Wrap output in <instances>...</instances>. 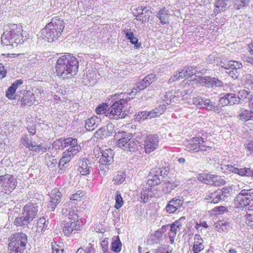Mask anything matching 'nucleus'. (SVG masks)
Wrapping results in <instances>:
<instances>
[{"mask_svg": "<svg viewBox=\"0 0 253 253\" xmlns=\"http://www.w3.org/2000/svg\"><path fill=\"white\" fill-rule=\"evenodd\" d=\"M55 65L56 73L61 79H72L78 73L79 61L73 54L69 53L60 54Z\"/></svg>", "mask_w": 253, "mask_h": 253, "instance_id": "f257e3e1", "label": "nucleus"}, {"mask_svg": "<svg viewBox=\"0 0 253 253\" xmlns=\"http://www.w3.org/2000/svg\"><path fill=\"white\" fill-rule=\"evenodd\" d=\"M4 32L1 37V43L4 45L16 47L23 42L22 27L20 25L8 24L4 26Z\"/></svg>", "mask_w": 253, "mask_h": 253, "instance_id": "f03ea898", "label": "nucleus"}, {"mask_svg": "<svg viewBox=\"0 0 253 253\" xmlns=\"http://www.w3.org/2000/svg\"><path fill=\"white\" fill-rule=\"evenodd\" d=\"M112 97L115 102L107 109V117L115 120L125 118L126 115L125 108L127 102L130 100V98L128 94L123 93L116 94Z\"/></svg>", "mask_w": 253, "mask_h": 253, "instance_id": "7ed1b4c3", "label": "nucleus"}, {"mask_svg": "<svg viewBox=\"0 0 253 253\" xmlns=\"http://www.w3.org/2000/svg\"><path fill=\"white\" fill-rule=\"evenodd\" d=\"M9 253H23L27 243V236L23 233H15L9 238Z\"/></svg>", "mask_w": 253, "mask_h": 253, "instance_id": "20e7f679", "label": "nucleus"}, {"mask_svg": "<svg viewBox=\"0 0 253 253\" xmlns=\"http://www.w3.org/2000/svg\"><path fill=\"white\" fill-rule=\"evenodd\" d=\"M116 145L125 151H134L136 142L131 138V135L125 131H118L115 136Z\"/></svg>", "mask_w": 253, "mask_h": 253, "instance_id": "39448f33", "label": "nucleus"}, {"mask_svg": "<svg viewBox=\"0 0 253 253\" xmlns=\"http://www.w3.org/2000/svg\"><path fill=\"white\" fill-rule=\"evenodd\" d=\"M185 146V150L187 151L196 153L200 156H204V152L208 151L211 148L203 138L198 137H193L190 139Z\"/></svg>", "mask_w": 253, "mask_h": 253, "instance_id": "423d86ee", "label": "nucleus"}, {"mask_svg": "<svg viewBox=\"0 0 253 253\" xmlns=\"http://www.w3.org/2000/svg\"><path fill=\"white\" fill-rule=\"evenodd\" d=\"M253 201V189H243L235 199V206L236 208H243L249 205Z\"/></svg>", "mask_w": 253, "mask_h": 253, "instance_id": "0eeeda50", "label": "nucleus"}, {"mask_svg": "<svg viewBox=\"0 0 253 253\" xmlns=\"http://www.w3.org/2000/svg\"><path fill=\"white\" fill-rule=\"evenodd\" d=\"M231 189L224 188L209 193L205 197V200L208 203L216 204L225 201L230 196Z\"/></svg>", "mask_w": 253, "mask_h": 253, "instance_id": "6e6552de", "label": "nucleus"}, {"mask_svg": "<svg viewBox=\"0 0 253 253\" xmlns=\"http://www.w3.org/2000/svg\"><path fill=\"white\" fill-rule=\"evenodd\" d=\"M16 186V181L14 176L10 174H5L0 176V188L5 191H11Z\"/></svg>", "mask_w": 253, "mask_h": 253, "instance_id": "1a4fd4ad", "label": "nucleus"}, {"mask_svg": "<svg viewBox=\"0 0 253 253\" xmlns=\"http://www.w3.org/2000/svg\"><path fill=\"white\" fill-rule=\"evenodd\" d=\"M195 80L197 83L208 87H221L223 85V83L221 81L211 77H201Z\"/></svg>", "mask_w": 253, "mask_h": 253, "instance_id": "9d476101", "label": "nucleus"}, {"mask_svg": "<svg viewBox=\"0 0 253 253\" xmlns=\"http://www.w3.org/2000/svg\"><path fill=\"white\" fill-rule=\"evenodd\" d=\"M39 205L34 202H30L26 204L23 209V214L28 218V220L32 221L35 218L38 212Z\"/></svg>", "mask_w": 253, "mask_h": 253, "instance_id": "9b49d317", "label": "nucleus"}, {"mask_svg": "<svg viewBox=\"0 0 253 253\" xmlns=\"http://www.w3.org/2000/svg\"><path fill=\"white\" fill-rule=\"evenodd\" d=\"M240 97L237 96L234 93H226L221 94L219 100V104L222 106L228 105H233L239 103Z\"/></svg>", "mask_w": 253, "mask_h": 253, "instance_id": "f8f14e48", "label": "nucleus"}, {"mask_svg": "<svg viewBox=\"0 0 253 253\" xmlns=\"http://www.w3.org/2000/svg\"><path fill=\"white\" fill-rule=\"evenodd\" d=\"M159 138L156 134L150 135L145 140L144 148L147 153H150L156 150L158 147Z\"/></svg>", "mask_w": 253, "mask_h": 253, "instance_id": "ddd939ff", "label": "nucleus"}, {"mask_svg": "<svg viewBox=\"0 0 253 253\" xmlns=\"http://www.w3.org/2000/svg\"><path fill=\"white\" fill-rule=\"evenodd\" d=\"M61 192L58 189H54L52 190L50 195V201L47 206L49 211H53L55 210L57 205L61 202Z\"/></svg>", "mask_w": 253, "mask_h": 253, "instance_id": "4468645a", "label": "nucleus"}, {"mask_svg": "<svg viewBox=\"0 0 253 253\" xmlns=\"http://www.w3.org/2000/svg\"><path fill=\"white\" fill-rule=\"evenodd\" d=\"M183 204V199L182 197L173 198L169 201L166 207L167 211L169 213H174L177 210L179 209Z\"/></svg>", "mask_w": 253, "mask_h": 253, "instance_id": "2eb2a0df", "label": "nucleus"}, {"mask_svg": "<svg viewBox=\"0 0 253 253\" xmlns=\"http://www.w3.org/2000/svg\"><path fill=\"white\" fill-rule=\"evenodd\" d=\"M82 226L79 224L78 220L70 221L64 224L63 232L66 236H69L74 231H80Z\"/></svg>", "mask_w": 253, "mask_h": 253, "instance_id": "dca6fc26", "label": "nucleus"}, {"mask_svg": "<svg viewBox=\"0 0 253 253\" xmlns=\"http://www.w3.org/2000/svg\"><path fill=\"white\" fill-rule=\"evenodd\" d=\"M198 179L202 182L209 185H219V182L220 177L217 175H213L208 173H201L199 174Z\"/></svg>", "mask_w": 253, "mask_h": 253, "instance_id": "f3484780", "label": "nucleus"}, {"mask_svg": "<svg viewBox=\"0 0 253 253\" xmlns=\"http://www.w3.org/2000/svg\"><path fill=\"white\" fill-rule=\"evenodd\" d=\"M51 25L52 24H47L41 31V37L44 41L48 42H52L57 39L55 34L52 31L53 29L51 28Z\"/></svg>", "mask_w": 253, "mask_h": 253, "instance_id": "a211bd4d", "label": "nucleus"}, {"mask_svg": "<svg viewBox=\"0 0 253 253\" xmlns=\"http://www.w3.org/2000/svg\"><path fill=\"white\" fill-rule=\"evenodd\" d=\"M79 168L78 170L83 175H86L90 172L92 164L90 161L86 159H81L79 162Z\"/></svg>", "mask_w": 253, "mask_h": 253, "instance_id": "6ab92c4d", "label": "nucleus"}, {"mask_svg": "<svg viewBox=\"0 0 253 253\" xmlns=\"http://www.w3.org/2000/svg\"><path fill=\"white\" fill-rule=\"evenodd\" d=\"M219 66L221 67V71L223 70H229L230 69H237L242 67V64L234 60H228L224 62H220Z\"/></svg>", "mask_w": 253, "mask_h": 253, "instance_id": "aec40b11", "label": "nucleus"}, {"mask_svg": "<svg viewBox=\"0 0 253 253\" xmlns=\"http://www.w3.org/2000/svg\"><path fill=\"white\" fill-rule=\"evenodd\" d=\"M225 169L233 173L238 174L240 176H250L251 174L250 168L238 169L233 166L227 165L225 166Z\"/></svg>", "mask_w": 253, "mask_h": 253, "instance_id": "412c9836", "label": "nucleus"}, {"mask_svg": "<svg viewBox=\"0 0 253 253\" xmlns=\"http://www.w3.org/2000/svg\"><path fill=\"white\" fill-rule=\"evenodd\" d=\"M101 119L97 116L92 117L85 121V127L88 131L95 129L101 123Z\"/></svg>", "mask_w": 253, "mask_h": 253, "instance_id": "4be33fe9", "label": "nucleus"}, {"mask_svg": "<svg viewBox=\"0 0 253 253\" xmlns=\"http://www.w3.org/2000/svg\"><path fill=\"white\" fill-rule=\"evenodd\" d=\"M114 153L111 149H106L102 152L99 163L111 164L113 162Z\"/></svg>", "mask_w": 253, "mask_h": 253, "instance_id": "5701e85b", "label": "nucleus"}, {"mask_svg": "<svg viewBox=\"0 0 253 253\" xmlns=\"http://www.w3.org/2000/svg\"><path fill=\"white\" fill-rule=\"evenodd\" d=\"M194 243L193 247L194 253H199L204 250L203 240L199 234H196L194 237Z\"/></svg>", "mask_w": 253, "mask_h": 253, "instance_id": "b1692460", "label": "nucleus"}, {"mask_svg": "<svg viewBox=\"0 0 253 253\" xmlns=\"http://www.w3.org/2000/svg\"><path fill=\"white\" fill-rule=\"evenodd\" d=\"M36 102V97L35 95L30 91H26L24 94L23 96L21 98V105H27L31 106L32 104L35 103Z\"/></svg>", "mask_w": 253, "mask_h": 253, "instance_id": "393cba45", "label": "nucleus"}, {"mask_svg": "<svg viewBox=\"0 0 253 253\" xmlns=\"http://www.w3.org/2000/svg\"><path fill=\"white\" fill-rule=\"evenodd\" d=\"M202 109H206L209 111H213L215 113H219L220 109L216 103L211 102L209 99H204Z\"/></svg>", "mask_w": 253, "mask_h": 253, "instance_id": "a878e982", "label": "nucleus"}, {"mask_svg": "<svg viewBox=\"0 0 253 253\" xmlns=\"http://www.w3.org/2000/svg\"><path fill=\"white\" fill-rule=\"evenodd\" d=\"M48 24H52L53 27H51L53 30H57L58 32H62L65 26L63 20L60 18L54 17L52 18L51 22Z\"/></svg>", "mask_w": 253, "mask_h": 253, "instance_id": "bb28decb", "label": "nucleus"}, {"mask_svg": "<svg viewBox=\"0 0 253 253\" xmlns=\"http://www.w3.org/2000/svg\"><path fill=\"white\" fill-rule=\"evenodd\" d=\"M157 17L160 21L162 24H166L169 22V11L165 7L160 10L157 13Z\"/></svg>", "mask_w": 253, "mask_h": 253, "instance_id": "cd10ccee", "label": "nucleus"}, {"mask_svg": "<svg viewBox=\"0 0 253 253\" xmlns=\"http://www.w3.org/2000/svg\"><path fill=\"white\" fill-rule=\"evenodd\" d=\"M185 85H184V90L183 93L184 94L183 96L187 94H192L195 89V86L194 85V84H196V80H187L184 81Z\"/></svg>", "mask_w": 253, "mask_h": 253, "instance_id": "c85d7f7f", "label": "nucleus"}, {"mask_svg": "<svg viewBox=\"0 0 253 253\" xmlns=\"http://www.w3.org/2000/svg\"><path fill=\"white\" fill-rule=\"evenodd\" d=\"M229 3V0H216L215 3L214 13L215 15L224 11Z\"/></svg>", "mask_w": 253, "mask_h": 253, "instance_id": "c756f323", "label": "nucleus"}, {"mask_svg": "<svg viewBox=\"0 0 253 253\" xmlns=\"http://www.w3.org/2000/svg\"><path fill=\"white\" fill-rule=\"evenodd\" d=\"M165 109L166 108L164 105H160L159 107H156L152 111H147L149 119L160 116L164 112Z\"/></svg>", "mask_w": 253, "mask_h": 253, "instance_id": "7c9ffc66", "label": "nucleus"}, {"mask_svg": "<svg viewBox=\"0 0 253 253\" xmlns=\"http://www.w3.org/2000/svg\"><path fill=\"white\" fill-rule=\"evenodd\" d=\"M253 118V112L251 110H243L238 115V118L243 122L251 120Z\"/></svg>", "mask_w": 253, "mask_h": 253, "instance_id": "2f4dec72", "label": "nucleus"}, {"mask_svg": "<svg viewBox=\"0 0 253 253\" xmlns=\"http://www.w3.org/2000/svg\"><path fill=\"white\" fill-rule=\"evenodd\" d=\"M229 226V223L227 221H218L215 223V230L220 233L226 232Z\"/></svg>", "mask_w": 253, "mask_h": 253, "instance_id": "473e14b6", "label": "nucleus"}, {"mask_svg": "<svg viewBox=\"0 0 253 253\" xmlns=\"http://www.w3.org/2000/svg\"><path fill=\"white\" fill-rule=\"evenodd\" d=\"M183 92H180L178 90L174 91L172 94V92L167 93L166 97L169 99L170 102H177L179 101L181 95L183 94Z\"/></svg>", "mask_w": 253, "mask_h": 253, "instance_id": "72a5a7b5", "label": "nucleus"}, {"mask_svg": "<svg viewBox=\"0 0 253 253\" xmlns=\"http://www.w3.org/2000/svg\"><path fill=\"white\" fill-rule=\"evenodd\" d=\"M155 80V75L153 74L147 75L145 78L140 81L141 85H142V88H145Z\"/></svg>", "mask_w": 253, "mask_h": 253, "instance_id": "f704fd0d", "label": "nucleus"}, {"mask_svg": "<svg viewBox=\"0 0 253 253\" xmlns=\"http://www.w3.org/2000/svg\"><path fill=\"white\" fill-rule=\"evenodd\" d=\"M27 148H28L30 151L38 152H45L47 150L46 146H42L41 144L37 145L35 142H32L30 144Z\"/></svg>", "mask_w": 253, "mask_h": 253, "instance_id": "c9c22d12", "label": "nucleus"}, {"mask_svg": "<svg viewBox=\"0 0 253 253\" xmlns=\"http://www.w3.org/2000/svg\"><path fill=\"white\" fill-rule=\"evenodd\" d=\"M122 249V243L119 237L117 236L111 243V249L116 253H120Z\"/></svg>", "mask_w": 253, "mask_h": 253, "instance_id": "e433bc0d", "label": "nucleus"}, {"mask_svg": "<svg viewBox=\"0 0 253 253\" xmlns=\"http://www.w3.org/2000/svg\"><path fill=\"white\" fill-rule=\"evenodd\" d=\"M73 158L71 157L68 152L65 151L63 153L62 157L60 159L59 163V167L61 169L62 167H64L65 165L69 163L71 160Z\"/></svg>", "mask_w": 253, "mask_h": 253, "instance_id": "4c0bfd02", "label": "nucleus"}, {"mask_svg": "<svg viewBox=\"0 0 253 253\" xmlns=\"http://www.w3.org/2000/svg\"><path fill=\"white\" fill-rule=\"evenodd\" d=\"M126 178V175L122 171H118L113 177V181L114 184L122 183Z\"/></svg>", "mask_w": 253, "mask_h": 253, "instance_id": "58836bf2", "label": "nucleus"}, {"mask_svg": "<svg viewBox=\"0 0 253 253\" xmlns=\"http://www.w3.org/2000/svg\"><path fill=\"white\" fill-rule=\"evenodd\" d=\"M30 222V221L28 220V218L24 214L23 216L16 217L14 222L15 225L18 226L26 225Z\"/></svg>", "mask_w": 253, "mask_h": 253, "instance_id": "ea45409f", "label": "nucleus"}, {"mask_svg": "<svg viewBox=\"0 0 253 253\" xmlns=\"http://www.w3.org/2000/svg\"><path fill=\"white\" fill-rule=\"evenodd\" d=\"M45 162L48 167L52 168L57 164V160L54 156L46 154L45 156Z\"/></svg>", "mask_w": 253, "mask_h": 253, "instance_id": "a19ab883", "label": "nucleus"}, {"mask_svg": "<svg viewBox=\"0 0 253 253\" xmlns=\"http://www.w3.org/2000/svg\"><path fill=\"white\" fill-rule=\"evenodd\" d=\"M181 226L182 224L178 220L175 221L172 224H171L170 233L169 234L176 235L177 232L179 231Z\"/></svg>", "mask_w": 253, "mask_h": 253, "instance_id": "79ce46f5", "label": "nucleus"}, {"mask_svg": "<svg viewBox=\"0 0 253 253\" xmlns=\"http://www.w3.org/2000/svg\"><path fill=\"white\" fill-rule=\"evenodd\" d=\"M250 0H234V8L240 10L246 7L250 3Z\"/></svg>", "mask_w": 253, "mask_h": 253, "instance_id": "37998d69", "label": "nucleus"}, {"mask_svg": "<svg viewBox=\"0 0 253 253\" xmlns=\"http://www.w3.org/2000/svg\"><path fill=\"white\" fill-rule=\"evenodd\" d=\"M95 135V137H96L98 138H103L104 137H107L110 136L105 126H102L100 128L98 129L97 131L96 132Z\"/></svg>", "mask_w": 253, "mask_h": 253, "instance_id": "c03bdc74", "label": "nucleus"}, {"mask_svg": "<svg viewBox=\"0 0 253 253\" xmlns=\"http://www.w3.org/2000/svg\"><path fill=\"white\" fill-rule=\"evenodd\" d=\"M149 179L147 182V185L149 186L153 187L155 185H158L162 182L161 179L159 178H156L154 176L150 174L148 176Z\"/></svg>", "mask_w": 253, "mask_h": 253, "instance_id": "a18cd8bd", "label": "nucleus"}, {"mask_svg": "<svg viewBox=\"0 0 253 253\" xmlns=\"http://www.w3.org/2000/svg\"><path fill=\"white\" fill-rule=\"evenodd\" d=\"M81 146L80 145H78L75 146L69 147L66 151H65V152H68L69 154L71 156V157L73 158L81 151Z\"/></svg>", "mask_w": 253, "mask_h": 253, "instance_id": "49530a36", "label": "nucleus"}, {"mask_svg": "<svg viewBox=\"0 0 253 253\" xmlns=\"http://www.w3.org/2000/svg\"><path fill=\"white\" fill-rule=\"evenodd\" d=\"M126 38L129 40V42L133 44L136 45L138 42V39L134 36L133 33L130 32V30H126L125 31Z\"/></svg>", "mask_w": 253, "mask_h": 253, "instance_id": "de8ad7c7", "label": "nucleus"}, {"mask_svg": "<svg viewBox=\"0 0 253 253\" xmlns=\"http://www.w3.org/2000/svg\"><path fill=\"white\" fill-rule=\"evenodd\" d=\"M115 208L116 209H120L124 205L123 198L119 192L117 191L115 196Z\"/></svg>", "mask_w": 253, "mask_h": 253, "instance_id": "09e8293b", "label": "nucleus"}, {"mask_svg": "<svg viewBox=\"0 0 253 253\" xmlns=\"http://www.w3.org/2000/svg\"><path fill=\"white\" fill-rule=\"evenodd\" d=\"M65 139L60 138L54 141L53 143V147L55 149L62 150L65 148Z\"/></svg>", "mask_w": 253, "mask_h": 253, "instance_id": "8fccbe9b", "label": "nucleus"}, {"mask_svg": "<svg viewBox=\"0 0 253 253\" xmlns=\"http://www.w3.org/2000/svg\"><path fill=\"white\" fill-rule=\"evenodd\" d=\"M15 91L16 89L11 85L6 91V96L9 99H17V96H18L19 95L15 94Z\"/></svg>", "mask_w": 253, "mask_h": 253, "instance_id": "3c124183", "label": "nucleus"}, {"mask_svg": "<svg viewBox=\"0 0 253 253\" xmlns=\"http://www.w3.org/2000/svg\"><path fill=\"white\" fill-rule=\"evenodd\" d=\"M64 143L65 147L68 146L71 147L72 146H75L76 145H79L77 139L72 137L65 138Z\"/></svg>", "mask_w": 253, "mask_h": 253, "instance_id": "603ef678", "label": "nucleus"}, {"mask_svg": "<svg viewBox=\"0 0 253 253\" xmlns=\"http://www.w3.org/2000/svg\"><path fill=\"white\" fill-rule=\"evenodd\" d=\"M76 253H94V249L92 247L91 244L89 243L85 250L82 248H80L77 250Z\"/></svg>", "mask_w": 253, "mask_h": 253, "instance_id": "864d4df0", "label": "nucleus"}, {"mask_svg": "<svg viewBox=\"0 0 253 253\" xmlns=\"http://www.w3.org/2000/svg\"><path fill=\"white\" fill-rule=\"evenodd\" d=\"M84 196L83 191L79 190L76 193L73 194L70 197V200L80 201Z\"/></svg>", "mask_w": 253, "mask_h": 253, "instance_id": "5fc2aeb1", "label": "nucleus"}, {"mask_svg": "<svg viewBox=\"0 0 253 253\" xmlns=\"http://www.w3.org/2000/svg\"><path fill=\"white\" fill-rule=\"evenodd\" d=\"M99 164L98 167L100 172H101L102 174L105 175L106 172L109 169V165L110 164L101 163H99Z\"/></svg>", "mask_w": 253, "mask_h": 253, "instance_id": "6e6d98bb", "label": "nucleus"}, {"mask_svg": "<svg viewBox=\"0 0 253 253\" xmlns=\"http://www.w3.org/2000/svg\"><path fill=\"white\" fill-rule=\"evenodd\" d=\"M204 99L201 96H198L193 98V103L199 108H202Z\"/></svg>", "mask_w": 253, "mask_h": 253, "instance_id": "4d7b16f0", "label": "nucleus"}, {"mask_svg": "<svg viewBox=\"0 0 253 253\" xmlns=\"http://www.w3.org/2000/svg\"><path fill=\"white\" fill-rule=\"evenodd\" d=\"M107 106L106 104L99 105L96 108V113L97 114H105V116L107 117Z\"/></svg>", "mask_w": 253, "mask_h": 253, "instance_id": "13d9d810", "label": "nucleus"}, {"mask_svg": "<svg viewBox=\"0 0 253 253\" xmlns=\"http://www.w3.org/2000/svg\"><path fill=\"white\" fill-rule=\"evenodd\" d=\"M147 113V111H146L139 112L136 117V119L138 121L149 119V117H148Z\"/></svg>", "mask_w": 253, "mask_h": 253, "instance_id": "bf43d9fd", "label": "nucleus"}, {"mask_svg": "<svg viewBox=\"0 0 253 253\" xmlns=\"http://www.w3.org/2000/svg\"><path fill=\"white\" fill-rule=\"evenodd\" d=\"M21 142L23 145L27 148L32 142L31 138L29 135L26 134L23 137L21 138Z\"/></svg>", "mask_w": 253, "mask_h": 253, "instance_id": "052dcab7", "label": "nucleus"}, {"mask_svg": "<svg viewBox=\"0 0 253 253\" xmlns=\"http://www.w3.org/2000/svg\"><path fill=\"white\" fill-rule=\"evenodd\" d=\"M69 213L67 214L69 218L74 220H76L78 219V216L76 213L75 210L73 208L71 209L69 208Z\"/></svg>", "mask_w": 253, "mask_h": 253, "instance_id": "680f3d73", "label": "nucleus"}, {"mask_svg": "<svg viewBox=\"0 0 253 253\" xmlns=\"http://www.w3.org/2000/svg\"><path fill=\"white\" fill-rule=\"evenodd\" d=\"M240 99H249L252 97V94H250L247 91L245 90H242L239 91Z\"/></svg>", "mask_w": 253, "mask_h": 253, "instance_id": "e2e57ef3", "label": "nucleus"}, {"mask_svg": "<svg viewBox=\"0 0 253 253\" xmlns=\"http://www.w3.org/2000/svg\"><path fill=\"white\" fill-rule=\"evenodd\" d=\"M183 78H185V75H184L183 70H182L178 73V74L174 75L173 77H171V78L170 79V80H171L172 81H175V80H179L183 79Z\"/></svg>", "mask_w": 253, "mask_h": 253, "instance_id": "0e129e2a", "label": "nucleus"}, {"mask_svg": "<svg viewBox=\"0 0 253 253\" xmlns=\"http://www.w3.org/2000/svg\"><path fill=\"white\" fill-rule=\"evenodd\" d=\"M161 171L162 170L160 168H154L151 170L150 174L154 176L156 178H160V172H161Z\"/></svg>", "mask_w": 253, "mask_h": 253, "instance_id": "69168bd1", "label": "nucleus"}, {"mask_svg": "<svg viewBox=\"0 0 253 253\" xmlns=\"http://www.w3.org/2000/svg\"><path fill=\"white\" fill-rule=\"evenodd\" d=\"M144 88H142V85H141L140 82L136 84L132 89L131 93L135 95L137 92L143 90Z\"/></svg>", "mask_w": 253, "mask_h": 253, "instance_id": "338daca9", "label": "nucleus"}, {"mask_svg": "<svg viewBox=\"0 0 253 253\" xmlns=\"http://www.w3.org/2000/svg\"><path fill=\"white\" fill-rule=\"evenodd\" d=\"M52 253H63V249H59L57 245H52Z\"/></svg>", "mask_w": 253, "mask_h": 253, "instance_id": "774afa93", "label": "nucleus"}]
</instances>
